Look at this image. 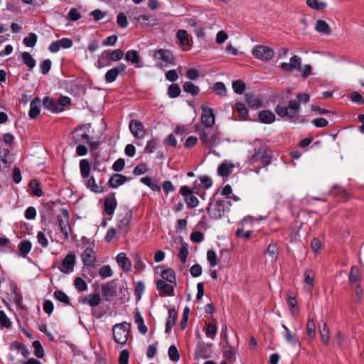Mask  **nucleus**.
Here are the masks:
<instances>
[{"mask_svg":"<svg viewBox=\"0 0 364 364\" xmlns=\"http://www.w3.org/2000/svg\"><path fill=\"white\" fill-rule=\"evenodd\" d=\"M18 248L21 253L27 255L31 250V243L28 240H23L20 242Z\"/></svg>","mask_w":364,"mask_h":364,"instance_id":"60","label":"nucleus"},{"mask_svg":"<svg viewBox=\"0 0 364 364\" xmlns=\"http://www.w3.org/2000/svg\"><path fill=\"white\" fill-rule=\"evenodd\" d=\"M130 326L127 322L115 324L113 326V338L114 341L120 345L126 344L129 333Z\"/></svg>","mask_w":364,"mask_h":364,"instance_id":"4","label":"nucleus"},{"mask_svg":"<svg viewBox=\"0 0 364 364\" xmlns=\"http://www.w3.org/2000/svg\"><path fill=\"white\" fill-rule=\"evenodd\" d=\"M301 59L299 55H294L290 58L289 63H282L281 68L286 72H293L301 68Z\"/></svg>","mask_w":364,"mask_h":364,"instance_id":"19","label":"nucleus"},{"mask_svg":"<svg viewBox=\"0 0 364 364\" xmlns=\"http://www.w3.org/2000/svg\"><path fill=\"white\" fill-rule=\"evenodd\" d=\"M300 105L296 100L289 101L288 105L279 102L275 107V112L280 117L294 119L298 117Z\"/></svg>","mask_w":364,"mask_h":364,"instance_id":"2","label":"nucleus"},{"mask_svg":"<svg viewBox=\"0 0 364 364\" xmlns=\"http://www.w3.org/2000/svg\"><path fill=\"white\" fill-rule=\"evenodd\" d=\"M134 18L143 26H154L158 24L157 20L149 14H139L136 12Z\"/></svg>","mask_w":364,"mask_h":364,"instance_id":"20","label":"nucleus"},{"mask_svg":"<svg viewBox=\"0 0 364 364\" xmlns=\"http://www.w3.org/2000/svg\"><path fill=\"white\" fill-rule=\"evenodd\" d=\"M37 35L34 33H30L28 36L23 38V44L27 47H33L37 42Z\"/></svg>","mask_w":364,"mask_h":364,"instance_id":"53","label":"nucleus"},{"mask_svg":"<svg viewBox=\"0 0 364 364\" xmlns=\"http://www.w3.org/2000/svg\"><path fill=\"white\" fill-rule=\"evenodd\" d=\"M127 181V177L122 174L115 173L109 180L108 184L110 187L117 188L123 185Z\"/></svg>","mask_w":364,"mask_h":364,"instance_id":"28","label":"nucleus"},{"mask_svg":"<svg viewBox=\"0 0 364 364\" xmlns=\"http://www.w3.org/2000/svg\"><path fill=\"white\" fill-rule=\"evenodd\" d=\"M70 215L67 210L63 209L61 213L57 215V221L60 228V232L64 235L65 239H68L70 232V227L69 225Z\"/></svg>","mask_w":364,"mask_h":364,"instance_id":"7","label":"nucleus"},{"mask_svg":"<svg viewBox=\"0 0 364 364\" xmlns=\"http://www.w3.org/2000/svg\"><path fill=\"white\" fill-rule=\"evenodd\" d=\"M233 109L237 112L242 119H245L248 114L247 109L242 102H236L233 107Z\"/></svg>","mask_w":364,"mask_h":364,"instance_id":"46","label":"nucleus"},{"mask_svg":"<svg viewBox=\"0 0 364 364\" xmlns=\"http://www.w3.org/2000/svg\"><path fill=\"white\" fill-rule=\"evenodd\" d=\"M76 257L74 254H68L63 259L58 266L59 270L64 274H70L73 272Z\"/></svg>","mask_w":364,"mask_h":364,"instance_id":"13","label":"nucleus"},{"mask_svg":"<svg viewBox=\"0 0 364 364\" xmlns=\"http://www.w3.org/2000/svg\"><path fill=\"white\" fill-rule=\"evenodd\" d=\"M174 132L177 135H180L181 136H185L191 133V129L187 126L178 125L176 127Z\"/></svg>","mask_w":364,"mask_h":364,"instance_id":"64","label":"nucleus"},{"mask_svg":"<svg viewBox=\"0 0 364 364\" xmlns=\"http://www.w3.org/2000/svg\"><path fill=\"white\" fill-rule=\"evenodd\" d=\"M53 296L55 299L65 305H70V299L68 296L62 290H56L54 291Z\"/></svg>","mask_w":364,"mask_h":364,"instance_id":"44","label":"nucleus"},{"mask_svg":"<svg viewBox=\"0 0 364 364\" xmlns=\"http://www.w3.org/2000/svg\"><path fill=\"white\" fill-rule=\"evenodd\" d=\"M226 202L224 200H217L215 203H210L208 209L209 215L215 219L221 218L225 212Z\"/></svg>","mask_w":364,"mask_h":364,"instance_id":"8","label":"nucleus"},{"mask_svg":"<svg viewBox=\"0 0 364 364\" xmlns=\"http://www.w3.org/2000/svg\"><path fill=\"white\" fill-rule=\"evenodd\" d=\"M107 51L108 58H109L111 63L117 62L122 59L124 56V52L121 49L116 50H105Z\"/></svg>","mask_w":364,"mask_h":364,"instance_id":"39","label":"nucleus"},{"mask_svg":"<svg viewBox=\"0 0 364 364\" xmlns=\"http://www.w3.org/2000/svg\"><path fill=\"white\" fill-rule=\"evenodd\" d=\"M129 129L135 138L143 139L146 134V129L144 126L136 119H132L129 122Z\"/></svg>","mask_w":364,"mask_h":364,"instance_id":"12","label":"nucleus"},{"mask_svg":"<svg viewBox=\"0 0 364 364\" xmlns=\"http://www.w3.org/2000/svg\"><path fill=\"white\" fill-rule=\"evenodd\" d=\"M199 139L210 153L213 148L221 143L220 133L216 128H203L199 132Z\"/></svg>","mask_w":364,"mask_h":364,"instance_id":"1","label":"nucleus"},{"mask_svg":"<svg viewBox=\"0 0 364 364\" xmlns=\"http://www.w3.org/2000/svg\"><path fill=\"white\" fill-rule=\"evenodd\" d=\"M134 318L135 323L137 324L139 331L142 335H145L147 333L148 328L144 324V318L137 309L134 312Z\"/></svg>","mask_w":364,"mask_h":364,"instance_id":"30","label":"nucleus"},{"mask_svg":"<svg viewBox=\"0 0 364 364\" xmlns=\"http://www.w3.org/2000/svg\"><path fill=\"white\" fill-rule=\"evenodd\" d=\"M178 318V312L175 309L168 311V316L166 323V333H169L174 326Z\"/></svg>","mask_w":364,"mask_h":364,"instance_id":"29","label":"nucleus"},{"mask_svg":"<svg viewBox=\"0 0 364 364\" xmlns=\"http://www.w3.org/2000/svg\"><path fill=\"white\" fill-rule=\"evenodd\" d=\"M86 187L95 193H101L104 191V188L101 184L96 183L93 176L84 179Z\"/></svg>","mask_w":364,"mask_h":364,"instance_id":"26","label":"nucleus"},{"mask_svg":"<svg viewBox=\"0 0 364 364\" xmlns=\"http://www.w3.org/2000/svg\"><path fill=\"white\" fill-rule=\"evenodd\" d=\"M43 105L45 108L53 112H61V105H58V102L50 97L47 96L43 98Z\"/></svg>","mask_w":364,"mask_h":364,"instance_id":"24","label":"nucleus"},{"mask_svg":"<svg viewBox=\"0 0 364 364\" xmlns=\"http://www.w3.org/2000/svg\"><path fill=\"white\" fill-rule=\"evenodd\" d=\"M201 122L205 128H213L215 124V114L213 109L206 106H202Z\"/></svg>","mask_w":364,"mask_h":364,"instance_id":"15","label":"nucleus"},{"mask_svg":"<svg viewBox=\"0 0 364 364\" xmlns=\"http://www.w3.org/2000/svg\"><path fill=\"white\" fill-rule=\"evenodd\" d=\"M85 129H89V127H87L86 125H81L76 127L73 132L72 139L75 144L88 141L90 136Z\"/></svg>","mask_w":364,"mask_h":364,"instance_id":"14","label":"nucleus"},{"mask_svg":"<svg viewBox=\"0 0 364 364\" xmlns=\"http://www.w3.org/2000/svg\"><path fill=\"white\" fill-rule=\"evenodd\" d=\"M176 38L179 41V44L183 47L184 50H188L191 48L189 36L187 31L179 29L176 33Z\"/></svg>","mask_w":364,"mask_h":364,"instance_id":"21","label":"nucleus"},{"mask_svg":"<svg viewBox=\"0 0 364 364\" xmlns=\"http://www.w3.org/2000/svg\"><path fill=\"white\" fill-rule=\"evenodd\" d=\"M194 188L191 189L187 186H182L180 188L179 193L183 197V199L189 208H195L198 205V200L194 196V189L196 188V181L194 183Z\"/></svg>","mask_w":364,"mask_h":364,"instance_id":"5","label":"nucleus"},{"mask_svg":"<svg viewBox=\"0 0 364 364\" xmlns=\"http://www.w3.org/2000/svg\"><path fill=\"white\" fill-rule=\"evenodd\" d=\"M176 285L167 282L164 279H158L156 282V289L161 297L173 296Z\"/></svg>","mask_w":364,"mask_h":364,"instance_id":"9","label":"nucleus"},{"mask_svg":"<svg viewBox=\"0 0 364 364\" xmlns=\"http://www.w3.org/2000/svg\"><path fill=\"white\" fill-rule=\"evenodd\" d=\"M315 29L317 32L325 35H330L331 33L330 26L323 20H318L316 21Z\"/></svg>","mask_w":364,"mask_h":364,"instance_id":"37","label":"nucleus"},{"mask_svg":"<svg viewBox=\"0 0 364 364\" xmlns=\"http://www.w3.org/2000/svg\"><path fill=\"white\" fill-rule=\"evenodd\" d=\"M266 254L272 257L273 262L277 261L279 254L277 244L272 242L267 248Z\"/></svg>","mask_w":364,"mask_h":364,"instance_id":"43","label":"nucleus"},{"mask_svg":"<svg viewBox=\"0 0 364 364\" xmlns=\"http://www.w3.org/2000/svg\"><path fill=\"white\" fill-rule=\"evenodd\" d=\"M80 175L83 179L90 177L91 166L90 163L87 159H82L79 164Z\"/></svg>","mask_w":364,"mask_h":364,"instance_id":"33","label":"nucleus"},{"mask_svg":"<svg viewBox=\"0 0 364 364\" xmlns=\"http://www.w3.org/2000/svg\"><path fill=\"white\" fill-rule=\"evenodd\" d=\"M116 261L119 266L124 272H130L132 269L131 261L127 257L124 252H120L116 257Z\"/></svg>","mask_w":364,"mask_h":364,"instance_id":"23","label":"nucleus"},{"mask_svg":"<svg viewBox=\"0 0 364 364\" xmlns=\"http://www.w3.org/2000/svg\"><path fill=\"white\" fill-rule=\"evenodd\" d=\"M100 301L101 298L99 294H90L82 300V303L87 304L92 307L98 306L100 304Z\"/></svg>","mask_w":364,"mask_h":364,"instance_id":"36","label":"nucleus"},{"mask_svg":"<svg viewBox=\"0 0 364 364\" xmlns=\"http://www.w3.org/2000/svg\"><path fill=\"white\" fill-rule=\"evenodd\" d=\"M361 279L360 273L359 269L357 267H352L350 274H349V280L351 283H356L359 282Z\"/></svg>","mask_w":364,"mask_h":364,"instance_id":"50","label":"nucleus"},{"mask_svg":"<svg viewBox=\"0 0 364 364\" xmlns=\"http://www.w3.org/2000/svg\"><path fill=\"white\" fill-rule=\"evenodd\" d=\"M125 60L132 63L136 68H141V58L139 53L135 50H129L125 53Z\"/></svg>","mask_w":364,"mask_h":364,"instance_id":"27","label":"nucleus"},{"mask_svg":"<svg viewBox=\"0 0 364 364\" xmlns=\"http://www.w3.org/2000/svg\"><path fill=\"white\" fill-rule=\"evenodd\" d=\"M0 326L1 328H9L11 326L10 319L7 317L4 311H0Z\"/></svg>","mask_w":364,"mask_h":364,"instance_id":"59","label":"nucleus"},{"mask_svg":"<svg viewBox=\"0 0 364 364\" xmlns=\"http://www.w3.org/2000/svg\"><path fill=\"white\" fill-rule=\"evenodd\" d=\"M282 326L285 330L284 338L287 342L293 346H296L299 343L296 336L295 335L291 334V331L286 325L282 324Z\"/></svg>","mask_w":364,"mask_h":364,"instance_id":"40","label":"nucleus"},{"mask_svg":"<svg viewBox=\"0 0 364 364\" xmlns=\"http://www.w3.org/2000/svg\"><path fill=\"white\" fill-rule=\"evenodd\" d=\"M232 89L237 94H242L245 90V84L242 80H235L232 82Z\"/></svg>","mask_w":364,"mask_h":364,"instance_id":"57","label":"nucleus"},{"mask_svg":"<svg viewBox=\"0 0 364 364\" xmlns=\"http://www.w3.org/2000/svg\"><path fill=\"white\" fill-rule=\"evenodd\" d=\"M237 350L230 345H227L223 350V356L230 362H234L236 360Z\"/></svg>","mask_w":364,"mask_h":364,"instance_id":"34","label":"nucleus"},{"mask_svg":"<svg viewBox=\"0 0 364 364\" xmlns=\"http://www.w3.org/2000/svg\"><path fill=\"white\" fill-rule=\"evenodd\" d=\"M307 5L315 10H323L326 7V4L320 0H306Z\"/></svg>","mask_w":364,"mask_h":364,"instance_id":"47","label":"nucleus"},{"mask_svg":"<svg viewBox=\"0 0 364 364\" xmlns=\"http://www.w3.org/2000/svg\"><path fill=\"white\" fill-rule=\"evenodd\" d=\"M80 12L75 8H71L68 12V18L72 21H76L81 18Z\"/></svg>","mask_w":364,"mask_h":364,"instance_id":"63","label":"nucleus"},{"mask_svg":"<svg viewBox=\"0 0 364 364\" xmlns=\"http://www.w3.org/2000/svg\"><path fill=\"white\" fill-rule=\"evenodd\" d=\"M259 119L264 124H271L275 120L274 114L269 110H263L258 114Z\"/></svg>","mask_w":364,"mask_h":364,"instance_id":"35","label":"nucleus"},{"mask_svg":"<svg viewBox=\"0 0 364 364\" xmlns=\"http://www.w3.org/2000/svg\"><path fill=\"white\" fill-rule=\"evenodd\" d=\"M33 347L35 355L37 358H42L44 356V350L41 343L38 341H35L33 343Z\"/></svg>","mask_w":364,"mask_h":364,"instance_id":"56","label":"nucleus"},{"mask_svg":"<svg viewBox=\"0 0 364 364\" xmlns=\"http://www.w3.org/2000/svg\"><path fill=\"white\" fill-rule=\"evenodd\" d=\"M117 206V201L115 198V193H112L107 195L104 200V211L108 215L107 220H111Z\"/></svg>","mask_w":364,"mask_h":364,"instance_id":"10","label":"nucleus"},{"mask_svg":"<svg viewBox=\"0 0 364 364\" xmlns=\"http://www.w3.org/2000/svg\"><path fill=\"white\" fill-rule=\"evenodd\" d=\"M168 355L169 359L174 363L178 362L180 359L179 352H178L177 348L173 345L169 347L168 350Z\"/></svg>","mask_w":364,"mask_h":364,"instance_id":"51","label":"nucleus"},{"mask_svg":"<svg viewBox=\"0 0 364 364\" xmlns=\"http://www.w3.org/2000/svg\"><path fill=\"white\" fill-rule=\"evenodd\" d=\"M99 274L102 278H107L112 276L113 271L109 265H104L100 268Z\"/></svg>","mask_w":364,"mask_h":364,"instance_id":"58","label":"nucleus"},{"mask_svg":"<svg viewBox=\"0 0 364 364\" xmlns=\"http://www.w3.org/2000/svg\"><path fill=\"white\" fill-rule=\"evenodd\" d=\"M235 168V165L229 161H223L218 168V174L222 177H227L231 174Z\"/></svg>","mask_w":364,"mask_h":364,"instance_id":"25","label":"nucleus"},{"mask_svg":"<svg viewBox=\"0 0 364 364\" xmlns=\"http://www.w3.org/2000/svg\"><path fill=\"white\" fill-rule=\"evenodd\" d=\"M183 89L186 92L191 94L193 96L198 95L200 89L198 86L195 85L191 82H186L183 85Z\"/></svg>","mask_w":364,"mask_h":364,"instance_id":"42","label":"nucleus"},{"mask_svg":"<svg viewBox=\"0 0 364 364\" xmlns=\"http://www.w3.org/2000/svg\"><path fill=\"white\" fill-rule=\"evenodd\" d=\"M252 54L257 59H259L262 61H267L274 57V51L273 49L268 46L258 45L252 49Z\"/></svg>","mask_w":364,"mask_h":364,"instance_id":"6","label":"nucleus"},{"mask_svg":"<svg viewBox=\"0 0 364 364\" xmlns=\"http://www.w3.org/2000/svg\"><path fill=\"white\" fill-rule=\"evenodd\" d=\"M248 157L250 163L256 164L261 162L264 166L270 164L272 161V156L269 151L264 146L255 148L254 153Z\"/></svg>","mask_w":364,"mask_h":364,"instance_id":"3","label":"nucleus"},{"mask_svg":"<svg viewBox=\"0 0 364 364\" xmlns=\"http://www.w3.org/2000/svg\"><path fill=\"white\" fill-rule=\"evenodd\" d=\"M159 279H164L167 282L177 284L176 273L173 269L167 268L161 271V278Z\"/></svg>","mask_w":364,"mask_h":364,"instance_id":"32","label":"nucleus"},{"mask_svg":"<svg viewBox=\"0 0 364 364\" xmlns=\"http://www.w3.org/2000/svg\"><path fill=\"white\" fill-rule=\"evenodd\" d=\"M181 94V88L178 84H171L168 88V95L171 98L177 97Z\"/></svg>","mask_w":364,"mask_h":364,"instance_id":"54","label":"nucleus"},{"mask_svg":"<svg viewBox=\"0 0 364 364\" xmlns=\"http://www.w3.org/2000/svg\"><path fill=\"white\" fill-rule=\"evenodd\" d=\"M217 326L213 323H208L205 331V335L207 337L213 340L217 333Z\"/></svg>","mask_w":364,"mask_h":364,"instance_id":"61","label":"nucleus"},{"mask_svg":"<svg viewBox=\"0 0 364 364\" xmlns=\"http://www.w3.org/2000/svg\"><path fill=\"white\" fill-rule=\"evenodd\" d=\"M188 255V245L182 243L181 246L178 248V257L181 263L185 264Z\"/></svg>","mask_w":364,"mask_h":364,"instance_id":"48","label":"nucleus"},{"mask_svg":"<svg viewBox=\"0 0 364 364\" xmlns=\"http://www.w3.org/2000/svg\"><path fill=\"white\" fill-rule=\"evenodd\" d=\"M127 65L124 63H119L117 66L109 69L105 75V80L107 83H112L116 80L117 77L125 72Z\"/></svg>","mask_w":364,"mask_h":364,"instance_id":"16","label":"nucleus"},{"mask_svg":"<svg viewBox=\"0 0 364 364\" xmlns=\"http://www.w3.org/2000/svg\"><path fill=\"white\" fill-rule=\"evenodd\" d=\"M131 214L130 213H126L125 215H124L119 221L117 228L118 231L119 232L126 233L127 232L129 224H130V220H131Z\"/></svg>","mask_w":364,"mask_h":364,"instance_id":"31","label":"nucleus"},{"mask_svg":"<svg viewBox=\"0 0 364 364\" xmlns=\"http://www.w3.org/2000/svg\"><path fill=\"white\" fill-rule=\"evenodd\" d=\"M207 259L211 267H215L218 264V257L214 250H210L207 252Z\"/></svg>","mask_w":364,"mask_h":364,"instance_id":"55","label":"nucleus"},{"mask_svg":"<svg viewBox=\"0 0 364 364\" xmlns=\"http://www.w3.org/2000/svg\"><path fill=\"white\" fill-rule=\"evenodd\" d=\"M21 57L23 63L29 70H32L36 66V60L28 52L22 53Z\"/></svg>","mask_w":364,"mask_h":364,"instance_id":"41","label":"nucleus"},{"mask_svg":"<svg viewBox=\"0 0 364 364\" xmlns=\"http://www.w3.org/2000/svg\"><path fill=\"white\" fill-rule=\"evenodd\" d=\"M213 90L220 97H224L227 95V90L223 82H218L213 84Z\"/></svg>","mask_w":364,"mask_h":364,"instance_id":"45","label":"nucleus"},{"mask_svg":"<svg viewBox=\"0 0 364 364\" xmlns=\"http://www.w3.org/2000/svg\"><path fill=\"white\" fill-rule=\"evenodd\" d=\"M287 304L290 309V311H291V314L294 316L297 315L299 313V310L296 307L297 301H296V298L291 295H288Z\"/></svg>","mask_w":364,"mask_h":364,"instance_id":"49","label":"nucleus"},{"mask_svg":"<svg viewBox=\"0 0 364 364\" xmlns=\"http://www.w3.org/2000/svg\"><path fill=\"white\" fill-rule=\"evenodd\" d=\"M319 332L321 334V338L322 341L324 343H328L329 341L330 336H329V329L326 323H323V326L320 327Z\"/></svg>","mask_w":364,"mask_h":364,"instance_id":"52","label":"nucleus"},{"mask_svg":"<svg viewBox=\"0 0 364 364\" xmlns=\"http://www.w3.org/2000/svg\"><path fill=\"white\" fill-rule=\"evenodd\" d=\"M154 58L158 61H162L165 65H175V58L171 52L166 49H159L154 52Z\"/></svg>","mask_w":364,"mask_h":364,"instance_id":"11","label":"nucleus"},{"mask_svg":"<svg viewBox=\"0 0 364 364\" xmlns=\"http://www.w3.org/2000/svg\"><path fill=\"white\" fill-rule=\"evenodd\" d=\"M111 65V61L108 58L107 51L105 50L101 53V54L98 56V59L96 63V66L97 68L101 69L104 67H107Z\"/></svg>","mask_w":364,"mask_h":364,"instance_id":"38","label":"nucleus"},{"mask_svg":"<svg viewBox=\"0 0 364 364\" xmlns=\"http://www.w3.org/2000/svg\"><path fill=\"white\" fill-rule=\"evenodd\" d=\"M74 285L77 289L84 291L87 289V284L81 277H77L74 281Z\"/></svg>","mask_w":364,"mask_h":364,"instance_id":"62","label":"nucleus"},{"mask_svg":"<svg viewBox=\"0 0 364 364\" xmlns=\"http://www.w3.org/2000/svg\"><path fill=\"white\" fill-rule=\"evenodd\" d=\"M81 259L84 265L94 267L97 262L96 252L92 248L86 247L81 255Z\"/></svg>","mask_w":364,"mask_h":364,"instance_id":"17","label":"nucleus"},{"mask_svg":"<svg viewBox=\"0 0 364 364\" xmlns=\"http://www.w3.org/2000/svg\"><path fill=\"white\" fill-rule=\"evenodd\" d=\"M315 272L311 269H306L304 272L303 287L307 292H311L315 285Z\"/></svg>","mask_w":364,"mask_h":364,"instance_id":"18","label":"nucleus"},{"mask_svg":"<svg viewBox=\"0 0 364 364\" xmlns=\"http://www.w3.org/2000/svg\"><path fill=\"white\" fill-rule=\"evenodd\" d=\"M41 101L38 97H36L30 103L28 116L31 119H36L41 112Z\"/></svg>","mask_w":364,"mask_h":364,"instance_id":"22","label":"nucleus"}]
</instances>
